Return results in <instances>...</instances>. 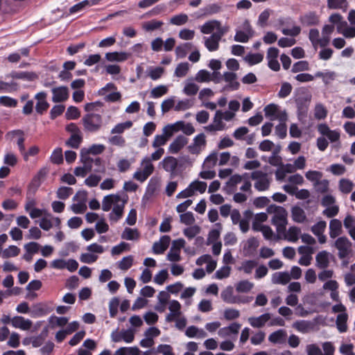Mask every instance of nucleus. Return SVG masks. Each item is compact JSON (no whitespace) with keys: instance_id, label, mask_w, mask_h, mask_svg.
<instances>
[{"instance_id":"1","label":"nucleus","mask_w":355,"mask_h":355,"mask_svg":"<svg viewBox=\"0 0 355 355\" xmlns=\"http://www.w3.org/2000/svg\"><path fill=\"white\" fill-rule=\"evenodd\" d=\"M128 196L126 194H110L105 196L102 200V209L109 211L113 207L109 214L110 220L116 222L122 218L125 205L127 203Z\"/></svg>"},{"instance_id":"2","label":"nucleus","mask_w":355,"mask_h":355,"mask_svg":"<svg viewBox=\"0 0 355 355\" xmlns=\"http://www.w3.org/2000/svg\"><path fill=\"white\" fill-rule=\"evenodd\" d=\"M267 212L273 214L271 223L276 227L277 232L279 234L284 232L287 225V212L286 209L280 206L270 205L267 207Z\"/></svg>"},{"instance_id":"3","label":"nucleus","mask_w":355,"mask_h":355,"mask_svg":"<svg viewBox=\"0 0 355 355\" xmlns=\"http://www.w3.org/2000/svg\"><path fill=\"white\" fill-rule=\"evenodd\" d=\"M311 95L305 88L298 89L295 92V102L297 108V116L300 120L304 119L307 113Z\"/></svg>"},{"instance_id":"4","label":"nucleus","mask_w":355,"mask_h":355,"mask_svg":"<svg viewBox=\"0 0 355 355\" xmlns=\"http://www.w3.org/2000/svg\"><path fill=\"white\" fill-rule=\"evenodd\" d=\"M154 171V164L150 161L148 156H145L141 160L139 167L133 174V178L144 182L153 173Z\"/></svg>"},{"instance_id":"5","label":"nucleus","mask_w":355,"mask_h":355,"mask_svg":"<svg viewBox=\"0 0 355 355\" xmlns=\"http://www.w3.org/2000/svg\"><path fill=\"white\" fill-rule=\"evenodd\" d=\"M82 123L85 132H96L102 128L103 118L99 114L89 113L83 116Z\"/></svg>"},{"instance_id":"6","label":"nucleus","mask_w":355,"mask_h":355,"mask_svg":"<svg viewBox=\"0 0 355 355\" xmlns=\"http://www.w3.org/2000/svg\"><path fill=\"white\" fill-rule=\"evenodd\" d=\"M251 178L254 180V188L259 191H263L269 189L271 178L268 175L262 171H254L251 173Z\"/></svg>"},{"instance_id":"7","label":"nucleus","mask_w":355,"mask_h":355,"mask_svg":"<svg viewBox=\"0 0 355 355\" xmlns=\"http://www.w3.org/2000/svg\"><path fill=\"white\" fill-rule=\"evenodd\" d=\"M265 115L271 121L279 120L280 122H286L287 114L285 110H282L277 105L271 103L264 108Z\"/></svg>"},{"instance_id":"8","label":"nucleus","mask_w":355,"mask_h":355,"mask_svg":"<svg viewBox=\"0 0 355 355\" xmlns=\"http://www.w3.org/2000/svg\"><path fill=\"white\" fill-rule=\"evenodd\" d=\"M352 243L346 236L338 237L334 243L335 248L338 250L339 259H344L349 257L352 252Z\"/></svg>"},{"instance_id":"9","label":"nucleus","mask_w":355,"mask_h":355,"mask_svg":"<svg viewBox=\"0 0 355 355\" xmlns=\"http://www.w3.org/2000/svg\"><path fill=\"white\" fill-rule=\"evenodd\" d=\"M73 201L77 202L73 203L71 209L74 214H83L87 209V193L85 191H78L73 198Z\"/></svg>"},{"instance_id":"10","label":"nucleus","mask_w":355,"mask_h":355,"mask_svg":"<svg viewBox=\"0 0 355 355\" xmlns=\"http://www.w3.org/2000/svg\"><path fill=\"white\" fill-rule=\"evenodd\" d=\"M135 330L130 328L118 332L113 331L111 334L112 340L114 343L124 341L126 343H131L135 339Z\"/></svg>"},{"instance_id":"11","label":"nucleus","mask_w":355,"mask_h":355,"mask_svg":"<svg viewBox=\"0 0 355 355\" xmlns=\"http://www.w3.org/2000/svg\"><path fill=\"white\" fill-rule=\"evenodd\" d=\"M318 132L327 138L331 143H336L340 140V131L338 130H331L326 123H320L317 127Z\"/></svg>"},{"instance_id":"12","label":"nucleus","mask_w":355,"mask_h":355,"mask_svg":"<svg viewBox=\"0 0 355 355\" xmlns=\"http://www.w3.org/2000/svg\"><path fill=\"white\" fill-rule=\"evenodd\" d=\"M206 145V137L205 134L200 133L193 138V143L188 146V150L193 155H198L205 148Z\"/></svg>"},{"instance_id":"13","label":"nucleus","mask_w":355,"mask_h":355,"mask_svg":"<svg viewBox=\"0 0 355 355\" xmlns=\"http://www.w3.org/2000/svg\"><path fill=\"white\" fill-rule=\"evenodd\" d=\"M279 53L278 49L275 47H270L267 51L266 59L268 67L275 71H278L280 69V65L277 60Z\"/></svg>"},{"instance_id":"14","label":"nucleus","mask_w":355,"mask_h":355,"mask_svg":"<svg viewBox=\"0 0 355 355\" xmlns=\"http://www.w3.org/2000/svg\"><path fill=\"white\" fill-rule=\"evenodd\" d=\"M225 32L214 33L208 37H205V45L209 51H215L219 48V42Z\"/></svg>"},{"instance_id":"15","label":"nucleus","mask_w":355,"mask_h":355,"mask_svg":"<svg viewBox=\"0 0 355 355\" xmlns=\"http://www.w3.org/2000/svg\"><path fill=\"white\" fill-rule=\"evenodd\" d=\"M223 80L227 83L225 87L227 90L235 91L240 87V83L237 81V75L234 72H224Z\"/></svg>"},{"instance_id":"16","label":"nucleus","mask_w":355,"mask_h":355,"mask_svg":"<svg viewBox=\"0 0 355 355\" xmlns=\"http://www.w3.org/2000/svg\"><path fill=\"white\" fill-rule=\"evenodd\" d=\"M241 324L238 322L231 323L229 326L219 329L218 335L223 338L236 336L241 329Z\"/></svg>"},{"instance_id":"17","label":"nucleus","mask_w":355,"mask_h":355,"mask_svg":"<svg viewBox=\"0 0 355 355\" xmlns=\"http://www.w3.org/2000/svg\"><path fill=\"white\" fill-rule=\"evenodd\" d=\"M159 165L165 171L170 173L171 175H174L178 165V161L173 156H167L160 162Z\"/></svg>"},{"instance_id":"18","label":"nucleus","mask_w":355,"mask_h":355,"mask_svg":"<svg viewBox=\"0 0 355 355\" xmlns=\"http://www.w3.org/2000/svg\"><path fill=\"white\" fill-rule=\"evenodd\" d=\"M51 92L53 94L52 101L54 103L64 102L69 98V89L65 86L54 87Z\"/></svg>"},{"instance_id":"19","label":"nucleus","mask_w":355,"mask_h":355,"mask_svg":"<svg viewBox=\"0 0 355 355\" xmlns=\"http://www.w3.org/2000/svg\"><path fill=\"white\" fill-rule=\"evenodd\" d=\"M188 138L184 135H178L169 145L168 152L172 154H177L188 143Z\"/></svg>"},{"instance_id":"20","label":"nucleus","mask_w":355,"mask_h":355,"mask_svg":"<svg viewBox=\"0 0 355 355\" xmlns=\"http://www.w3.org/2000/svg\"><path fill=\"white\" fill-rule=\"evenodd\" d=\"M168 309L170 313L166 315V320L167 322H173L181 315V304L175 300H171L168 302Z\"/></svg>"},{"instance_id":"21","label":"nucleus","mask_w":355,"mask_h":355,"mask_svg":"<svg viewBox=\"0 0 355 355\" xmlns=\"http://www.w3.org/2000/svg\"><path fill=\"white\" fill-rule=\"evenodd\" d=\"M200 31L204 34H210L211 33L225 32V31L221 26L220 21L216 20L209 21L205 23L200 28Z\"/></svg>"},{"instance_id":"22","label":"nucleus","mask_w":355,"mask_h":355,"mask_svg":"<svg viewBox=\"0 0 355 355\" xmlns=\"http://www.w3.org/2000/svg\"><path fill=\"white\" fill-rule=\"evenodd\" d=\"M327 227L324 220H320L311 227L312 232L318 237V242L321 244L326 243L327 237L324 234Z\"/></svg>"},{"instance_id":"23","label":"nucleus","mask_w":355,"mask_h":355,"mask_svg":"<svg viewBox=\"0 0 355 355\" xmlns=\"http://www.w3.org/2000/svg\"><path fill=\"white\" fill-rule=\"evenodd\" d=\"M47 94L44 92H41L35 94V98L37 101L35 110L38 114H42L49 107V103L46 101Z\"/></svg>"},{"instance_id":"24","label":"nucleus","mask_w":355,"mask_h":355,"mask_svg":"<svg viewBox=\"0 0 355 355\" xmlns=\"http://www.w3.org/2000/svg\"><path fill=\"white\" fill-rule=\"evenodd\" d=\"M6 78H12L13 79H21L26 81H33L36 80L38 76L33 71H13L6 75Z\"/></svg>"},{"instance_id":"25","label":"nucleus","mask_w":355,"mask_h":355,"mask_svg":"<svg viewBox=\"0 0 355 355\" xmlns=\"http://www.w3.org/2000/svg\"><path fill=\"white\" fill-rule=\"evenodd\" d=\"M11 324L13 327L20 329L24 331L29 330L33 322L29 319H26L22 316H15L11 320Z\"/></svg>"},{"instance_id":"26","label":"nucleus","mask_w":355,"mask_h":355,"mask_svg":"<svg viewBox=\"0 0 355 355\" xmlns=\"http://www.w3.org/2000/svg\"><path fill=\"white\" fill-rule=\"evenodd\" d=\"M81 160L83 162V166L74 169V174L78 177H85L92 169V159L89 157H82Z\"/></svg>"},{"instance_id":"27","label":"nucleus","mask_w":355,"mask_h":355,"mask_svg":"<svg viewBox=\"0 0 355 355\" xmlns=\"http://www.w3.org/2000/svg\"><path fill=\"white\" fill-rule=\"evenodd\" d=\"M259 245V241L254 238L251 237L246 241L243 242V251L245 256H252L256 252Z\"/></svg>"},{"instance_id":"28","label":"nucleus","mask_w":355,"mask_h":355,"mask_svg":"<svg viewBox=\"0 0 355 355\" xmlns=\"http://www.w3.org/2000/svg\"><path fill=\"white\" fill-rule=\"evenodd\" d=\"M271 318L270 313H263L258 317H250L248 318L249 324L254 328H261Z\"/></svg>"},{"instance_id":"29","label":"nucleus","mask_w":355,"mask_h":355,"mask_svg":"<svg viewBox=\"0 0 355 355\" xmlns=\"http://www.w3.org/2000/svg\"><path fill=\"white\" fill-rule=\"evenodd\" d=\"M291 281V275L288 272H276L272 275L271 282L274 284L286 285Z\"/></svg>"},{"instance_id":"30","label":"nucleus","mask_w":355,"mask_h":355,"mask_svg":"<svg viewBox=\"0 0 355 355\" xmlns=\"http://www.w3.org/2000/svg\"><path fill=\"white\" fill-rule=\"evenodd\" d=\"M329 21L336 26L337 32L340 34H342L345 27L348 26L347 21L343 20V17L338 13L332 14L329 17Z\"/></svg>"},{"instance_id":"31","label":"nucleus","mask_w":355,"mask_h":355,"mask_svg":"<svg viewBox=\"0 0 355 355\" xmlns=\"http://www.w3.org/2000/svg\"><path fill=\"white\" fill-rule=\"evenodd\" d=\"M331 254L326 250H322L315 256L316 266L320 269H324L329 265Z\"/></svg>"},{"instance_id":"32","label":"nucleus","mask_w":355,"mask_h":355,"mask_svg":"<svg viewBox=\"0 0 355 355\" xmlns=\"http://www.w3.org/2000/svg\"><path fill=\"white\" fill-rule=\"evenodd\" d=\"M287 338V332L284 329H279L270 334L268 340L272 344H283Z\"/></svg>"},{"instance_id":"33","label":"nucleus","mask_w":355,"mask_h":355,"mask_svg":"<svg viewBox=\"0 0 355 355\" xmlns=\"http://www.w3.org/2000/svg\"><path fill=\"white\" fill-rule=\"evenodd\" d=\"M170 243V237L168 236H163L159 241L155 242L153 246V250L155 254H159L164 253L167 249Z\"/></svg>"},{"instance_id":"34","label":"nucleus","mask_w":355,"mask_h":355,"mask_svg":"<svg viewBox=\"0 0 355 355\" xmlns=\"http://www.w3.org/2000/svg\"><path fill=\"white\" fill-rule=\"evenodd\" d=\"M130 56V54L126 52H109L105 54V58L110 62H124Z\"/></svg>"},{"instance_id":"35","label":"nucleus","mask_w":355,"mask_h":355,"mask_svg":"<svg viewBox=\"0 0 355 355\" xmlns=\"http://www.w3.org/2000/svg\"><path fill=\"white\" fill-rule=\"evenodd\" d=\"M248 173H244L242 175L239 174H235L234 175H232L229 180L226 182V187L227 189L230 192L234 191L236 187L237 184L241 183L243 182V180L245 178V177H248Z\"/></svg>"},{"instance_id":"36","label":"nucleus","mask_w":355,"mask_h":355,"mask_svg":"<svg viewBox=\"0 0 355 355\" xmlns=\"http://www.w3.org/2000/svg\"><path fill=\"white\" fill-rule=\"evenodd\" d=\"M292 327L299 332L306 334L313 329V324L311 321L297 320L293 323Z\"/></svg>"},{"instance_id":"37","label":"nucleus","mask_w":355,"mask_h":355,"mask_svg":"<svg viewBox=\"0 0 355 355\" xmlns=\"http://www.w3.org/2000/svg\"><path fill=\"white\" fill-rule=\"evenodd\" d=\"M253 35V31L250 27L249 24H247V27L245 28V31H237L235 36H234V40L239 42H247L249 39L252 37Z\"/></svg>"},{"instance_id":"38","label":"nucleus","mask_w":355,"mask_h":355,"mask_svg":"<svg viewBox=\"0 0 355 355\" xmlns=\"http://www.w3.org/2000/svg\"><path fill=\"white\" fill-rule=\"evenodd\" d=\"M282 234H284V239L290 242L295 243L297 241L300 235L301 230L297 227H291L287 231L285 230Z\"/></svg>"},{"instance_id":"39","label":"nucleus","mask_w":355,"mask_h":355,"mask_svg":"<svg viewBox=\"0 0 355 355\" xmlns=\"http://www.w3.org/2000/svg\"><path fill=\"white\" fill-rule=\"evenodd\" d=\"M342 233V223L338 219H332L329 223V236L335 239Z\"/></svg>"},{"instance_id":"40","label":"nucleus","mask_w":355,"mask_h":355,"mask_svg":"<svg viewBox=\"0 0 355 355\" xmlns=\"http://www.w3.org/2000/svg\"><path fill=\"white\" fill-rule=\"evenodd\" d=\"M140 238V233L136 228L125 227L121 234V239L128 241H137Z\"/></svg>"},{"instance_id":"41","label":"nucleus","mask_w":355,"mask_h":355,"mask_svg":"<svg viewBox=\"0 0 355 355\" xmlns=\"http://www.w3.org/2000/svg\"><path fill=\"white\" fill-rule=\"evenodd\" d=\"M334 31V24L324 25L322 30V47L327 46L330 41V36Z\"/></svg>"},{"instance_id":"42","label":"nucleus","mask_w":355,"mask_h":355,"mask_svg":"<svg viewBox=\"0 0 355 355\" xmlns=\"http://www.w3.org/2000/svg\"><path fill=\"white\" fill-rule=\"evenodd\" d=\"M199 90L198 85L193 82V79H188L185 81L183 88V93L187 96H194Z\"/></svg>"},{"instance_id":"43","label":"nucleus","mask_w":355,"mask_h":355,"mask_svg":"<svg viewBox=\"0 0 355 355\" xmlns=\"http://www.w3.org/2000/svg\"><path fill=\"white\" fill-rule=\"evenodd\" d=\"M338 190L345 195L351 193L353 190L354 183L347 178H342L338 182Z\"/></svg>"},{"instance_id":"44","label":"nucleus","mask_w":355,"mask_h":355,"mask_svg":"<svg viewBox=\"0 0 355 355\" xmlns=\"http://www.w3.org/2000/svg\"><path fill=\"white\" fill-rule=\"evenodd\" d=\"M291 216L295 222L299 223H304L306 219L304 211L298 206H295L291 209Z\"/></svg>"},{"instance_id":"45","label":"nucleus","mask_w":355,"mask_h":355,"mask_svg":"<svg viewBox=\"0 0 355 355\" xmlns=\"http://www.w3.org/2000/svg\"><path fill=\"white\" fill-rule=\"evenodd\" d=\"M343 223L345 227L348 230L349 236L353 240H355V218L348 215L345 217Z\"/></svg>"},{"instance_id":"46","label":"nucleus","mask_w":355,"mask_h":355,"mask_svg":"<svg viewBox=\"0 0 355 355\" xmlns=\"http://www.w3.org/2000/svg\"><path fill=\"white\" fill-rule=\"evenodd\" d=\"M348 315L346 313H340L337 315L336 318V327L338 328V330L340 333H344L347 331V321Z\"/></svg>"},{"instance_id":"47","label":"nucleus","mask_w":355,"mask_h":355,"mask_svg":"<svg viewBox=\"0 0 355 355\" xmlns=\"http://www.w3.org/2000/svg\"><path fill=\"white\" fill-rule=\"evenodd\" d=\"M49 323L52 329L57 327H62L68 323V318L66 317H57L55 315H51L49 320Z\"/></svg>"},{"instance_id":"48","label":"nucleus","mask_w":355,"mask_h":355,"mask_svg":"<svg viewBox=\"0 0 355 355\" xmlns=\"http://www.w3.org/2000/svg\"><path fill=\"white\" fill-rule=\"evenodd\" d=\"M190 69V64L187 62H180L179 63L174 71V76L178 78H183L185 77L189 73Z\"/></svg>"},{"instance_id":"49","label":"nucleus","mask_w":355,"mask_h":355,"mask_svg":"<svg viewBox=\"0 0 355 355\" xmlns=\"http://www.w3.org/2000/svg\"><path fill=\"white\" fill-rule=\"evenodd\" d=\"M178 128V132L181 130L186 135H191L195 132V128L193 125L190 123H185L183 121H178L176 122Z\"/></svg>"},{"instance_id":"50","label":"nucleus","mask_w":355,"mask_h":355,"mask_svg":"<svg viewBox=\"0 0 355 355\" xmlns=\"http://www.w3.org/2000/svg\"><path fill=\"white\" fill-rule=\"evenodd\" d=\"M221 299L226 303L234 304L236 302L234 299L233 288L232 286L226 287L220 293Z\"/></svg>"},{"instance_id":"51","label":"nucleus","mask_w":355,"mask_h":355,"mask_svg":"<svg viewBox=\"0 0 355 355\" xmlns=\"http://www.w3.org/2000/svg\"><path fill=\"white\" fill-rule=\"evenodd\" d=\"M140 352L137 347H122L118 349L113 355H139Z\"/></svg>"},{"instance_id":"52","label":"nucleus","mask_w":355,"mask_h":355,"mask_svg":"<svg viewBox=\"0 0 355 355\" xmlns=\"http://www.w3.org/2000/svg\"><path fill=\"white\" fill-rule=\"evenodd\" d=\"M105 146L103 144H94L88 149L83 148L81 150V157H85V154L98 155L102 153L105 150Z\"/></svg>"},{"instance_id":"53","label":"nucleus","mask_w":355,"mask_h":355,"mask_svg":"<svg viewBox=\"0 0 355 355\" xmlns=\"http://www.w3.org/2000/svg\"><path fill=\"white\" fill-rule=\"evenodd\" d=\"M134 258L132 255L123 257L121 260L116 263L118 268L121 270H128L133 265Z\"/></svg>"},{"instance_id":"54","label":"nucleus","mask_w":355,"mask_h":355,"mask_svg":"<svg viewBox=\"0 0 355 355\" xmlns=\"http://www.w3.org/2000/svg\"><path fill=\"white\" fill-rule=\"evenodd\" d=\"M51 218H53V215L51 214L49 212L45 214L40 220V227L45 231H49L53 227V221Z\"/></svg>"},{"instance_id":"55","label":"nucleus","mask_w":355,"mask_h":355,"mask_svg":"<svg viewBox=\"0 0 355 355\" xmlns=\"http://www.w3.org/2000/svg\"><path fill=\"white\" fill-rule=\"evenodd\" d=\"M268 219V215L266 213L261 212L257 214L253 219L252 222V230H255L257 229H259V227L263 226L262 223L266 222Z\"/></svg>"},{"instance_id":"56","label":"nucleus","mask_w":355,"mask_h":355,"mask_svg":"<svg viewBox=\"0 0 355 355\" xmlns=\"http://www.w3.org/2000/svg\"><path fill=\"white\" fill-rule=\"evenodd\" d=\"M83 141V134L71 135L66 141V145L73 148H78Z\"/></svg>"},{"instance_id":"57","label":"nucleus","mask_w":355,"mask_h":355,"mask_svg":"<svg viewBox=\"0 0 355 355\" xmlns=\"http://www.w3.org/2000/svg\"><path fill=\"white\" fill-rule=\"evenodd\" d=\"M318 21V17L314 12H309L301 17L302 23L306 26L315 25Z\"/></svg>"},{"instance_id":"58","label":"nucleus","mask_w":355,"mask_h":355,"mask_svg":"<svg viewBox=\"0 0 355 355\" xmlns=\"http://www.w3.org/2000/svg\"><path fill=\"white\" fill-rule=\"evenodd\" d=\"M309 38L315 49H316L318 45L322 47V37L320 38V33L318 29H311L309 31Z\"/></svg>"},{"instance_id":"59","label":"nucleus","mask_w":355,"mask_h":355,"mask_svg":"<svg viewBox=\"0 0 355 355\" xmlns=\"http://www.w3.org/2000/svg\"><path fill=\"white\" fill-rule=\"evenodd\" d=\"M347 0H328L327 6L330 9H340L345 11L347 8Z\"/></svg>"},{"instance_id":"60","label":"nucleus","mask_w":355,"mask_h":355,"mask_svg":"<svg viewBox=\"0 0 355 355\" xmlns=\"http://www.w3.org/2000/svg\"><path fill=\"white\" fill-rule=\"evenodd\" d=\"M19 253L20 249L17 246L9 245L7 248L3 250L1 257L3 259L15 257L18 256Z\"/></svg>"},{"instance_id":"61","label":"nucleus","mask_w":355,"mask_h":355,"mask_svg":"<svg viewBox=\"0 0 355 355\" xmlns=\"http://www.w3.org/2000/svg\"><path fill=\"white\" fill-rule=\"evenodd\" d=\"M194 79L198 83H209L211 81V75L209 71L201 69L197 72Z\"/></svg>"},{"instance_id":"62","label":"nucleus","mask_w":355,"mask_h":355,"mask_svg":"<svg viewBox=\"0 0 355 355\" xmlns=\"http://www.w3.org/2000/svg\"><path fill=\"white\" fill-rule=\"evenodd\" d=\"M328 111L322 103H317L314 107V116L316 119H324L327 116Z\"/></svg>"},{"instance_id":"63","label":"nucleus","mask_w":355,"mask_h":355,"mask_svg":"<svg viewBox=\"0 0 355 355\" xmlns=\"http://www.w3.org/2000/svg\"><path fill=\"white\" fill-rule=\"evenodd\" d=\"M218 159L216 152H213L208 155L204 161L203 167L207 169L212 168L216 164Z\"/></svg>"},{"instance_id":"64","label":"nucleus","mask_w":355,"mask_h":355,"mask_svg":"<svg viewBox=\"0 0 355 355\" xmlns=\"http://www.w3.org/2000/svg\"><path fill=\"white\" fill-rule=\"evenodd\" d=\"M254 287V284L248 280L239 282L236 284V290L239 293H248Z\"/></svg>"}]
</instances>
